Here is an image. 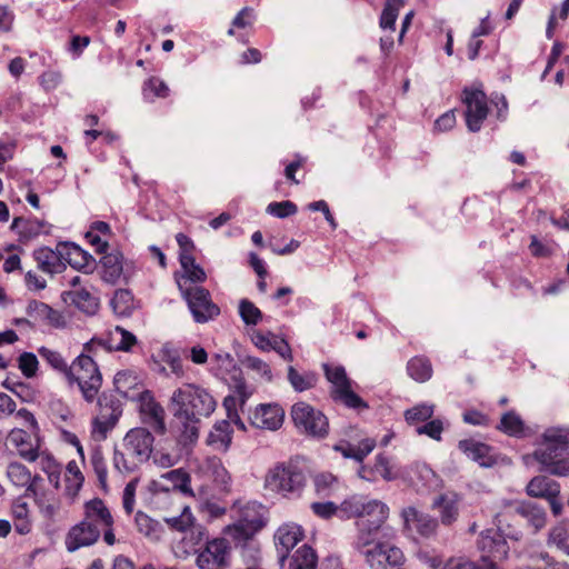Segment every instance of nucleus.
<instances>
[{
  "label": "nucleus",
  "mask_w": 569,
  "mask_h": 569,
  "mask_svg": "<svg viewBox=\"0 0 569 569\" xmlns=\"http://www.w3.org/2000/svg\"><path fill=\"white\" fill-rule=\"evenodd\" d=\"M52 228L53 226L48 220L33 216L14 217L10 226L19 246H27L41 236L51 234Z\"/></svg>",
  "instance_id": "nucleus-14"
},
{
  "label": "nucleus",
  "mask_w": 569,
  "mask_h": 569,
  "mask_svg": "<svg viewBox=\"0 0 569 569\" xmlns=\"http://www.w3.org/2000/svg\"><path fill=\"white\" fill-rule=\"evenodd\" d=\"M139 346L137 337L120 326L108 330L99 336H94L83 346L86 352H92L96 347H101L107 351L133 352Z\"/></svg>",
  "instance_id": "nucleus-11"
},
{
  "label": "nucleus",
  "mask_w": 569,
  "mask_h": 569,
  "mask_svg": "<svg viewBox=\"0 0 569 569\" xmlns=\"http://www.w3.org/2000/svg\"><path fill=\"white\" fill-rule=\"evenodd\" d=\"M70 388L77 387L83 400L92 403L102 388V373L98 363L86 352L77 356L63 378Z\"/></svg>",
  "instance_id": "nucleus-5"
},
{
  "label": "nucleus",
  "mask_w": 569,
  "mask_h": 569,
  "mask_svg": "<svg viewBox=\"0 0 569 569\" xmlns=\"http://www.w3.org/2000/svg\"><path fill=\"white\" fill-rule=\"evenodd\" d=\"M179 510L180 513L178 516H166L163 521L172 530L186 531L192 527L194 517L192 516L190 507L187 505H180Z\"/></svg>",
  "instance_id": "nucleus-54"
},
{
  "label": "nucleus",
  "mask_w": 569,
  "mask_h": 569,
  "mask_svg": "<svg viewBox=\"0 0 569 569\" xmlns=\"http://www.w3.org/2000/svg\"><path fill=\"white\" fill-rule=\"evenodd\" d=\"M123 254L120 251L106 253L100 259V273L104 282L114 284L123 274Z\"/></svg>",
  "instance_id": "nucleus-32"
},
{
  "label": "nucleus",
  "mask_w": 569,
  "mask_h": 569,
  "mask_svg": "<svg viewBox=\"0 0 569 569\" xmlns=\"http://www.w3.org/2000/svg\"><path fill=\"white\" fill-rule=\"evenodd\" d=\"M305 538V530L300 525L288 522L281 525L276 533L274 541L281 558H286L290 550L293 549Z\"/></svg>",
  "instance_id": "nucleus-29"
},
{
  "label": "nucleus",
  "mask_w": 569,
  "mask_h": 569,
  "mask_svg": "<svg viewBox=\"0 0 569 569\" xmlns=\"http://www.w3.org/2000/svg\"><path fill=\"white\" fill-rule=\"evenodd\" d=\"M143 460H139L133 453L122 447V450H116L113 453L114 468L124 475H133L139 470Z\"/></svg>",
  "instance_id": "nucleus-49"
},
{
  "label": "nucleus",
  "mask_w": 569,
  "mask_h": 569,
  "mask_svg": "<svg viewBox=\"0 0 569 569\" xmlns=\"http://www.w3.org/2000/svg\"><path fill=\"white\" fill-rule=\"evenodd\" d=\"M547 543L569 555V529L563 525L555 526L549 531Z\"/></svg>",
  "instance_id": "nucleus-55"
},
{
  "label": "nucleus",
  "mask_w": 569,
  "mask_h": 569,
  "mask_svg": "<svg viewBox=\"0 0 569 569\" xmlns=\"http://www.w3.org/2000/svg\"><path fill=\"white\" fill-rule=\"evenodd\" d=\"M110 303L119 317H130L138 307L132 292L127 289L116 290Z\"/></svg>",
  "instance_id": "nucleus-42"
},
{
  "label": "nucleus",
  "mask_w": 569,
  "mask_h": 569,
  "mask_svg": "<svg viewBox=\"0 0 569 569\" xmlns=\"http://www.w3.org/2000/svg\"><path fill=\"white\" fill-rule=\"evenodd\" d=\"M7 477L12 485L26 488L34 478L31 471L23 463L17 461L8 465Z\"/></svg>",
  "instance_id": "nucleus-53"
},
{
  "label": "nucleus",
  "mask_w": 569,
  "mask_h": 569,
  "mask_svg": "<svg viewBox=\"0 0 569 569\" xmlns=\"http://www.w3.org/2000/svg\"><path fill=\"white\" fill-rule=\"evenodd\" d=\"M27 315L34 322L46 325L53 329H66L69 323L68 317L64 312L56 310L39 300H31L28 303Z\"/></svg>",
  "instance_id": "nucleus-21"
},
{
  "label": "nucleus",
  "mask_w": 569,
  "mask_h": 569,
  "mask_svg": "<svg viewBox=\"0 0 569 569\" xmlns=\"http://www.w3.org/2000/svg\"><path fill=\"white\" fill-rule=\"evenodd\" d=\"M389 513V507L381 500H368L359 519L356 520L357 535L353 547L362 548L371 546L378 532L386 525Z\"/></svg>",
  "instance_id": "nucleus-7"
},
{
  "label": "nucleus",
  "mask_w": 569,
  "mask_h": 569,
  "mask_svg": "<svg viewBox=\"0 0 569 569\" xmlns=\"http://www.w3.org/2000/svg\"><path fill=\"white\" fill-rule=\"evenodd\" d=\"M264 520L256 512L250 513L249 509L242 512L241 518L233 525L227 526L223 532L236 543L246 545L251 540L263 527Z\"/></svg>",
  "instance_id": "nucleus-17"
},
{
  "label": "nucleus",
  "mask_w": 569,
  "mask_h": 569,
  "mask_svg": "<svg viewBox=\"0 0 569 569\" xmlns=\"http://www.w3.org/2000/svg\"><path fill=\"white\" fill-rule=\"evenodd\" d=\"M232 431L228 420L218 421L208 436V443L217 450L227 451L231 445Z\"/></svg>",
  "instance_id": "nucleus-41"
},
{
  "label": "nucleus",
  "mask_w": 569,
  "mask_h": 569,
  "mask_svg": "<svg viewBox=\"0 0 569 569\" xmlns=\"http://www.w3.org/2000/svg\"><path fill=\"white\" fill-rule=\"evenodd\" d=\"M461 101L466 106L465 117L468 129L472 132L479 131L489 113L487 94L475 86L466 87L461 93Z\"/></svg>",
  "instance_id": "nucleus-12"
},
{
  "label": "nucleus",
  "mask_w": 569,
  "mask_h": 569,
  "mask_svg": "<svg viewBox=\"0 0 569 569\" xmlns=\"http://www.w3.org/2000/svg\"><path fill=\"white\" fill-rule=\"evenodd\" d=\"M402 4V0H387L380 17V27L382 29H395L399 9Z\"/></svg>",
  "instance_id": "nucleus-58"
},
{
  "label": "nucleus",
  "mask_w": 569,
  "mask_h": 569,
  "mask_svg": "<svg viewBox=\"0 0 569 569\" xmlns=\"http://www.w3.org/2000/svg\"><path fill=\"white\" fill-rule=\"evenodd\" d=\"M318 557L316 551L308 545H302L292 555L289 561V569H317Z\"/></svg>",
  "instance_id": "nucleus-48"
},
{
  "label": "nucleus",
  "mask_w": 569,
  "mask_h": 569,
  "mask_svg": "<svg viewBox=\"0 0 569 569\" xmlns=\"http://www.w3.org/2000/svg\"><path fill=\"white\" fill-rule=\"evenodd\" d=\"M97 400L98 413L91 420V438L94 441H102L118 423L122 409L118 400L108 398Z\"/></svg>",
  "instance_id": "nucleus-13"
},
{
  "label": "nucleus",
  "mask_w": 569,
  "mask_h": 569,
  "mask_svg": "<svg viewBox=\"0 0 569 569\" xmlns=\"http://www.w3.org/2000/svg\"><path fill=\"white\" fill-rule=\"evenodd\" d=\"M10 516L19 535L26 536L32 531V511L26 496L21 495L12 500Z\"/></svg>",
  "instance_id": "nucleus-30"
},
{
  "label": "nucleus",
  "mask_w": 569,
  "mask_h": 569,
  "mask_svg": "<svg viewBox=\"0 0 569 569\" xmlns=\"http://www.w3.org/2000/svg\"><path fill=\"white\" fill-rule=\"evenodd\" d=\"M401 517L405 528L416 530L423 538L436 536L439 529V520L428 513L419 511L415 507L402 509Z\"/></svg>",
  "instance_id": "nucleus-23"
},
{
  "label": "nucleus",
  "mask_w": 569,
  "mask_h": 569,
  "mask_svg": "<svg viewBox=\"0 0 569 569\" xmlns=\"http://www.w3.org/2000/svg\"><path fill=\"white\" fill-rule=\"evenodd\" d=\"M64 301L87 315H94L100 307L99 298L93 296L86 287L64 292Z\"/></svg>",
  "instance_id": "nucleus-33"
},
{
  "label": "nucleus",
  "mask_w": 569,
  "mask_h": 569,
  "mask_svg": "<svg viewBox=\"0 0 569 569\" xmlns=\"http://www.w3.org/2000/svg\"><path fill=\"white\" fill-rule=\"evenodd\" d=\"M497 428L508 436L521 437L525 435L526 426L521 417L515 410H510L502 415Z\"/></svg>",
  "instance_id": "nucleus-50"
},
{
  "label": "nucleus",
  "mask_w": 569,
  "mask_h": 569,
  "mask_svg": "<svg viewBox=\"0 0 569 569\" xmlns=\"http://www.w3.org/2000/svg\"><path fill=\"white\" fill-rule=\"evenodd\" d=\"M290 385L297 392H303L316 388L319 382V376L311 370L299 371L295 367L288 368L287 376Z\"/></svg>",
  "instance_id": "nucleus-40"
},
{
  "label": "nucleus",
  "mask_w": 569,
  "mask_h": 569,
  "mask_svg": "<svg viewBox=\"0 0 569 569\" xmlns=\"http://www.w3.org/2000/svg\"><path fill=\"white\" fill-rule=\"evenodd\" d=\"M18 368L26 378H33L37 376L39 370V361L34 353L22 352L18 357Z\"/></svg>",
  "instance_id": "nucleus-60"
},
{
  "label": "nucleus",
  "mask_w": 569,
  "mask_h": 569,
  "mask_svg": "<svg viewBox=\"0 0 569 569\" xmlns=\"http://www.w3.org/2000/svg\"><path fill=\"white\" fill-rule=\"evenodd\" d=\"M433 415V406L418 405L405 412V418L409 423L428 421Z\"/></svg>",
  "instance_id": "nucleus-63"
},
{
  "label": "nucleus",
  "mask_w": 569,
  "mask_h": 569,
  "mask_svg": "<svg viewBox=\"0 0 569 569\" xmlns=\"http://www.w3.org/2000/svg\"><path fill=\"white\" fill-rule=\"evenodd\" d=\"M515 511L517 512L519 519H526L529 525L535 528V531L543 528L547 522V515L542 507L537 503L530 501L520 502Z\"/></svg>",
  "instance_id": "nucleus-39"
},
{
  "label": "nucleus",
  "mask_w": 569,
  "mask_h": 569,
  "mask_svg": "<svg viewBox=\"0 0 569 569\" xmlns=\"http://www.w3.org/2000/svg\"><path fill=\"white\" fill-rule=\"evenodd\" d=\"M139 403V412L142 421L150 426L158 435H164L166 427V412L163 407L158 402L150 390H147L136 399Z\"/></svg>",
  "instance_id": "nucleus-19"
},
{
  "label": "nucleus",
  "mask_w": 569,
  "mask_h": 569,
  "mask_svg": "<svg viewBox=\"0 0 569 569\" xmlns=\"http://www.w3.org/2000/svg\"><path fill=\"white\" fill-rule=\"evenodd\" d=\"M407 372L417 382H426L432 377L433 369L428 357L415 356L407 363Z\"/></svg>",
  "instance_id": "nucleus-45"
},
{
  "label": "nucleus",
  "mask_w": 569,
  "mask_h": 569,
  "mask_svg": "<svg viewBox=\"0 0 569 569\" xmlns=\"http://www.w3.org/2000/svg\"><path fill=\"white\" fill-rule=\"evenodd\" d=\"M230 547L224 538H214L206 542L197 555L199 569H224L228 566Z\"/></svg>",
  "instance_id": "nucleus-16"
},
{
  "label": "nucleus",
  "mask_w": 569,
  "mask_h": 569,
  "mask_svg": "<svg viewBox=\"0 0 569 569\" xmlns=\"http://www.w3.org/2000/svg\"><path fill=\"white\" fill-rule=\"evenodd\" d=\"M113 237L110 226L104 221H94L86 232V239L97 253H106L109 241Z\"/></svg>",
  "instance_id": "nucleus-34"
},
{
  "label": "nucleus",
  "mask_w": 569,
  "mask_h": 569,
  "mask_svg": "<svg viewBox=\"0 0 569 569\" xmlns=\"http://www.w3.org/2000/svg\"><path fill=\"white\" fill-rule=\"evenodd\" d=\"M22 496H26V499L32 497L36 505L49 518H53L60 509L57 495L46 488L44 479L40 475H34L33 480L26 488Z\"/></svg>",
  "instance_id": "nucleus-18"
},
{
  "label": "nucleus",
  "mask_w": 569,
  "mask_h": 569,
  "mask_svg": "<svg viewBox=\"0 0 569 569\" xmlns=\"http://www.w3.org/2000/svg\"><path fill=\"white\" fill-rule=\"evenodd\" d=\"M179 289L196 322L206 323L220 315V308L208 289L184 283H179Z\"/></svg>",
  "instance_id": "nucleus-9"
},
{
  "label": "nucleus",
  "mask_w": 569,
  "mask_h": 569,
  "mask_svg": "<svg viewBox=\"0 0 569 569\" xmlns=\"http://www.w3.org/2000/svg\"><path fill=\"white\" fill-rule=\"evenodd\" d=\"M250 423L262 430L276 431L284 421V410L278 403H261L249 416Z\"/></svg>",
  "instance_id": "nucleus-20"
},
{
  "label": "nucleus",
  "mask_w": 569,
  "mask_h": 569,
  "mask_svg": "<svg viewBox=\"0 0 569 569\" xmlns=\"http://www.w3.org/2000/svg\"><path fill=\"white\" fill-rule=\"evenodd\" d=\"M142 93L144 97L164 99L169 97L170 89L162 79L158 77H150L143 82Z\"/></svg>",
  "instance_id": "nucleus-56"
},
{
  "label": "nucleus",
  "mask_w": 569,
  "mask_h": 569,
  "mask_svg": "<svg viewBox=\"0 0 569 569\" xmlns=\"http://www.w3.org/2000/svg\"><path fill=\"white\" fill-rule=\"evenodd\" d=\"M83 483L84 475L79 463L76 460H70L63 472L64 495L70 499H74L82 489Z\"/></svg>",
  "instance_id": "nucleus-36"
},
{
  "label": "nucleus",
  "mask_w": 569,
  "mask_h": 569,
  "mask_svg": "<svg viewBox=\"0 0 569 569\" xmlns=\"http://www.w3.org/2000/svg\"><path fill=\"white\" fill-rule=\"evenodd\" d=\"M153 435L148 429L138 427L126 433L122 447L146 462L153 452Z\"/></svg>",
  "instance_id": "nucleus-22"
},
{
  "label": "nucleus",
  "mask_w": 569,
  "mask_h": 569,
  "mask_svg": "<svg viewBox=\"0 0 569 569\" xmlns=\"http://www.w3.org/2000/svg\"><path fill=\"white\" fill-rule=\"evenodd\" d=\"M322 370L326 379L330 382V397L335 402L343 405L348 409L361 412L369 408V405L355 390L356 385L347 375L343 366L337 363H323Z\"/></svg>",
  "instance_id": "nucleus-6"
},
{
  "label": "nucleus",
  "mask_w": 569,
  "mask_h": 569,
  "mask_svg": "<svg viewBox=\"0 0 569 569\" xmlns=\"http://www.w3.org/2000/svg\"><path fill=\"white\" fill-rule=\"evenodd\" d=\"M461 496L453 491L442 492L435 497L431 508L439 516V523L445 527L453 526L460 513Z\"/></svg>",
  "instance_id": "nucleus-24"
},
{
  "label": "nucleus",
  "mask_w": 569,
  "mask_h": 569,
  "mask_svg": "<svg viewBox=\"0 0 569 569\" xmlns=\"http://www.w3.org/2000/svg\"><path fill=\"white\" fill-rule=\"evenodd\" d=\"M4 251L10 253L3 261L2 269L6 273L14 271H21V259L20 254L23 253V249L19 244H9L4 248Z\"/></svg>",
  "instance_id": "nucleus-59"
},
{
  "label": "nucleus",
  "mask_w": 569,
  "mask_h": 569,
  "mask_svg": "<svg viewBox=\"0 0 569 569\" xmlns=\"http://www.w3.org/2000/svg\"><path fill=\"white\" fill-rule=\"evenodd\" d=\"M38 355L50 369L64 378L70 368V363L59 350L42 346L38 348Z\"/></svg>",
  "instance_id": "nucleus-43"
},
{
  "label": "nucleus",
  "mask_w": 569,
  "mask_h": 569,
  "mask_svg": "<svg viewBox=\"0 0 569 569\" xmlns=\"http://www.w3.org/2000/svg\"><path fill=\"white\" fill-rule=\"evenodd\" d=\"M117 519L108 502L93 497L86 500L81 508V520L68 530L64 545L68 551L73 552L83 547H90L100 539L112 547L119 542L116 536Z\"/></svg>",
  "instance_id": "nucleus-1"
},
{
  "label": "nucleus",
  "mask_w": 569,
  "mask_h": 569,
  "mask_svg": "<svg viewBox=\"0 0 569 569\" xmlns=\"http://www.w3.org/2000/svg\"><path fill=\"white\" fill-rule=\"evenodd\" d=\"M91 465L94 475L97 476L99 488L107 492L108 491V466L106 459L101 453H96L91 457Z\"/></svg>",
  "instance_id": "nucleus-61"
},
{
  "label": "nucleus",
  "mask_w": 569,
  "mask_h": 569,
  "mask_svg": "<svg viewBox=\"0 0 569 569\" xmlns=\"http://www.w3.org/2000/svg\"><path fill=\"white\" fill-rule=\"evenodd\" d=\"M372 569H392L407 563L403 551L397 546L376 541L369 547L356 548Z\"/></svg>",
  "instance_id": "nucleus-10"
},
{
  "label": "nucleus",
  "mask_w": 569,
  "mask_h": 569,
  "mask_svg": "<svg viewBox=\"0 0 569 569\" xmlns=\"http://www.w3.org/2000/svg\"><path fill=\"white\" fill-rule=\"evenodd\" d=\"M498 530L501 537L511 540H519L522 537V521L519 519L516 511H506L497 515Z\"/></svg>",
  "instance_id": "nucleus-37"
},
{
  "label": "nucleus",
  "mask_w": 569,
  "mask_h": 569,
  "mask_svg": "<svg viewBox=\"0 0 569 569\" xmlns=\"http://www.w3.org/2000/svg\"><path fill=\"white\" fill-rule=\"evenodd\" d=\"M170 406L173 416L182 425L186 440L194 441L199 436L201 418L209 417L214 411L217 402L204 388L194 383H183L173 391Z\"/></svg>",
  "instance_id": "nucleus-2"
},
{
  "label": "nucleus",
  "mask_w": 569,
  "mask_h": 569,
  "mask_svg": "<svg viewBox=\"0 0 569 569\" xmlns=\"http://www.w3.org/2000/svg\"><path fill=\"white\" fill-rule=\"evenodd\" d=\"M140 482L139 477H133L124 487L122 493V507L124 512L130 516L134 510L136 492Z\"/></svg>",
  "instance_id": "nucleus-62"
},
{
  "label": "nucleus",
  "mask_w": 569,
  "mask_h": 569,
  "mask_svg": "<svg viewBox=\"0 0 569 569\" xmlns=\"http://www.w3.org/2000/svg\"><path fill=\"white\" fill-rule=\"evenodd\" d=\"M308 477L303 465L296 459L276 462L263 478V487L286 499L300 498L307 488Z\"/></svg>",
  "instance_id": "nucleus-4"
},
{
  "label": "nucleus",
  "mask_w": 569,
  "mask_h": 569,
  "mask_svg": "<svg viewBox=\"0 0 569 569\" xmlns=\"http://www.w3.org/2000/svg\"><path fill=\"white\" fill-rule=\"evenodd\" d=\"M312 482L318 495L329 496L339 487L340 478L330 471H319L312 477Z\"/></svg>",
  "instance_id": "nucleus-51"
},
{
  "label": "nucleus",
  "mask_w": 569,
  "mask_h": 569,
  "mask_svg": "<svg viewBox=\"0 0 569 569\" xmlns=\"http://www.w3.org/2000/svg\"><path fill=\"white\" fill-rule=\"evenodd\" d=\"M290 416L297 430L307 437L323 439L329 435L327 416L308 402H296L291 407Z\"/></svg>",
  "instance_id": "nucleus-8"
},
{
  "label": "nucleus",
  "mask_w": 569,
  "mask_h": 569,
  "mask_svg": "<svg viewBox=\"0 0 569 569\" xmlns=\"http://www.w3.org/2000/svg\"><path fill=\"white\" fill-rule=\"evenodd\" d=\"M59 254L72 268L91 272L96 266V260L91 254L74 243H63L60 246Z\"/></svg>",
  "instance_id": "nucleus-31"
},
{
  "label": "nucleus",
  "mask_w": 569,
  "mask_h": 569,
  "mask_svg": "<svg viewBox=\"0 0 569 569\" xmlns=\"http://www.w3.org/2000/svg\"><path fill=\"white\" fill-rule=\"evenodd\" d=\"M458 448L481 467H492L497 463L498 457L495 449L485 442L473 438L463 439L458 442Z\"/></svg>",
  "instance_id": "nucleus-27"
},
{
  "label": "nucleus",
  "mask_w": 569,
  "mask_h": 569,
  "mask_svg": "<svg viewBox=\"0 0 569 569\" xmlns=\"http://www.w3.org/2000/svg\"><path fill=\"white\" fill-rule=\"evenodd\" d=\"M481 549L490 558L489 569H498L496 561L506 559L509 550L506 540L501 536L482 537Z\"/></svg>",
  "instance_id": "nucleus-38"
},
{
  "label": "nucleus",
  "mask_w": 569,
  "mask_h": 569,
  "mask_svg": "<svg viewBox=\"0 0 569 569\" xmlns=\"http://www.w3.org/2000/svg\"><path fill=\"white\" fill-rule=\"evenodd\" d=\"M183 276L182 280L178 281L179 283H184V286H189L187 282L197 284L203 283L207 280V273L203 268L196 262V258L180 262Z\"/></svg>",
  "instance_id": "nucleus-52"
},
{
  "label": "nucleus",
  "mask_w": 569,
  "mask_h": 569,
  "mask_svg": "<svg viewBox=\"0 0 569 569\" xmlns=\"http://www.w3.org/2000/svg\"><path fill=\"white\" fill-rule=\"evenodd\" d=\"M161 478L170 481L174 491H179L188 497H194V492L191 488V476L183 468L167 471Z\"/></svg>",
  "instance_id": "nucleus-47"
},
{
  "label": "nucleus",
  "mask_w": 569,
  "mask_h": 569,
  "mask_svg": "<svg viewBox=\"0 0 569 569\" xmlns=\"http://www.w3.org/2000/svg\"><path fill=\"white\" fill-rule=\"evenodd\" d=\"M37 261L38 268L47 273H56L61 271L60 254H57L48 247H41L32 253Z\"/></svg>",
  "instance_id": "nucleus-44"
},
{
  "label": "nucleus",
  "mask_w": 569,
  "mask_h": 569,
  "mask_svg": "<svg viewBox=\"0 0 569 569\" xmlns=\"http://www.w3.org/2000/svg\"><path fill=\"white\" fill-rule=\"evenodd\" d=\"M541 470L558 477L569 476V433L565 429L549 428L533 451Z\"/></svg>",
  "instance_id": "nucleus-3"
},
{
  "label": "nucleus",
  "mask_w": 569,
  "mask_h": 569,
  "mask_svg": "<svg viewBox=\"0 0 569 569\" xmlns=\"http://www.w3.org/2000/svg\"><path fill=\"white\" fill-rule=\"evenodd\" d=\"M38 459H40L41 470L47 475L49 482L56 490H59L61 487V463L48 451L40 452Z\"/></svg>",
  "instance_id": "nucleus-46"
},
{
  "label": "nucleus",
  "mask_w": 569,
  "mask_h": 569,
  "mask_svg": "<svg viewBox=\"0 0 569 569\" xmlns=\"http://www.w3.org/2000/svg\"><path fill=\"white\" fill-rule=\"evenodd\" d=\"M376 440L373 438L361 439L357 445L349 441L341 440L333 449L341 453L345 458H351L358 462H362L365 458L376 448Z\"/></svg>",
  "instance_id": "nucleus-35"
},
{
  "label": "nucleus",
  "mask_w": 569,
  "mask_h": 569,
  "mask_svg": "<svg viewBox=\"0 0 569 569\" xmlns=\"http://www.w3.org/2000/svg\"><path fill=\"white\" fill-rule=\"evenodd\" d=\"M358 475L361 479L375 482L379 479L391 481L397 478L395 466L386 453H378L373 463L361 465Z\"/></svg>",
  "instance_id": "nucleus-25"
},
{
  "label": "nucleus",
  "mask_w": 569,
  "mask_h": 569,
  "mask_svg": "<svg viewBox=\"0 0 569 569\" xmlns=\"http://www.w3.org/2000/svg\"><path fill=\"white\" fill-rule=\"evenodd\" d=\"M9 442L16 448L18 455L28 462H34L40 456L39 439L23 429L13 428L8 435Z\"/></svg>",
  "instance_id": "nucleus-28"
},
{
  "label": "nucleus",
  "mask_w": 569,
  "mask_h": 569,
  "mask_svg": "<svg viewBox=\"0 0 569 569\" xmlns=\"http://www.w3.org/2000/svg\"><path fill=\"white\" fill-rule=\"evenodd\" d=\"M526 491L530 497L543 498L549 502L555 517L563 512V503L560 499V485L547 476H536L527 485Z\"/></svg>",
  "instance_id": "nucleus-15"
},
{
  "label": "nucleus",
  "mask_w": 569,
  "mask_h": 569,
  "mask_svg": "<svg viewBox=\"0 0 569 569\" xmlns=\"http://www.w3.org/2000/svg\"><path fill=\"white\" fill-rule=\"evenodd\" d=\"M177 243L179 246V262H183L196 258V246L192 239L180 232L176 236Z\"/></svg>",
  "instance_id": "nucleus-64"
},
{
  "label": "nucleus",
  "mask_w": 569,
  "mask_h": 569,
  "mask_svg": "<svg viewBox=\"0 0 569 569\" xmlns=\"http://www.w3.org/2000/svg\"><path fill=\"white\" fill-rule=\"evenodd\" d=\"M113 383L116 390L130 400H136L147 391L142 375L132 369H124L117 372Z\"/></svg>",
  "instance_id": "nucleus-26"
},
{
  "label": "nucleus",
  "mask_w": 569,
  "mask_h": 569,
  "mask_svg": "<svg viewBox=\"0 0 569 569\" xmlns=\"http://www.w3.org/2000/svg\"><path fill=\"white\" fill-rule=\"evenodd\" d=\"M366 502L367 501H365L361 498L350 497L348 499H345L338 506V513H340V516L343 518H356V520H358L361 515V511H363Z\"/></svg>",
  "instance_id": "nucleus-57"
}]
</instances>
